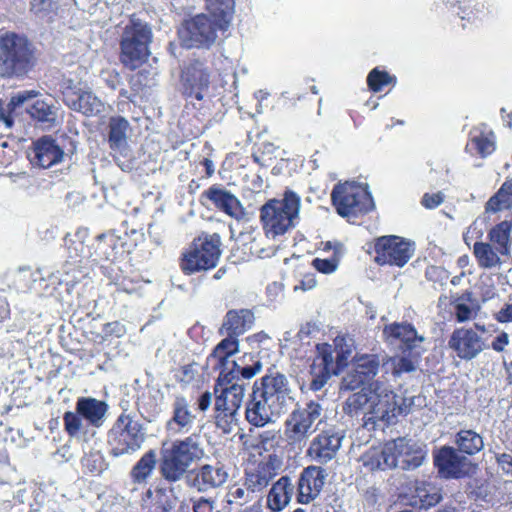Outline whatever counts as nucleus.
Returning <instances> with one entry per match:
<instances>
[{"instance_id":"32","label":"nucleus","mask_w":512,"mask_h":512,"mask_svg":"<svg viewBox=\"0 0 512 512\" xmlns=\"http://www.w3.org/2000/svg\"><path fill=\"white\" fill-rule=\"evenodd\" d=\"M76 410L89 424L100 427L105 421L108 405L92 397H81L77 400Z\"/></svg>"},{"instance_id":"10","label":"nucleus","mask_w":512,"mask_h":512,"mask_svg":"<svg viewBox=\"0 0 512 512\" xmlns=\"http://www.w3.org/2000/svg\"><path fill=\"white\" fill-rule=\"evenodd\" d=\"M322 423L323 408L318 402L310 401L304 407L294 409L285 421L287 443L293 448L302 449Z\"/></svg>"},{"instance_id":"56","label":"nucleus","mask_w":512,"mask_h":512,"mask_svg":"<svg viewBox=\"0 0 512 512\" xmlns=\"http://www.w3.org/2000/svg\"><path fill=\"white\" fill-rule=\"evenodd\" d=\"M82 465L90 472H100L103 465L102 456L99 453H91L90 455L83 457Z\"/></svg>"},{"instance_id":"2","label":"nucleus","mask_w":512,"mask_h":512,"mask_svg":"<svg viewBox=\"0 0 512 512\" xmlns=\"http://www.w3.org/2000/svg\"><path fill=\"white\" fill-rule=\"evenodd\" d=\"M39 51L23 33L0 30V77L6 80H24L35 70Z\"/></svg>"},{"instance_id":"12","label":"nucleus","mask_w":512,"mask_h":512,"mask_svg":"<svg viewBox=\"0 0 512 512\" xmlns=\"http://www.w3.org/2000/svg\"><path fill=\"white\" fill-rule=\"evenodd\" d=\"M146 439V432L140 419L122 413L108 434L111 453L114 456L132 454L139 450Z\"/></svg>"},{"instance_id":"45","label":"nucleus","mask_w":512,"mask_h":512,"mask_svg":"<svg viewBox=\"0 0 512 512\" xmlns=\"http://www.w3.org/2000/svg\"><path fill=\"white\" fill-rule=\"evenodd\" d=\"M379 359L375 354L356 355L354 358L353 368L357 373L362 374L369 381L377 374L379 369Z\"/></svg>"},{"instance_id":"36","label":"nucleus","mask_w":512,"mask_h":512,"mask_svg":"<svg viewBox=\"0 0 512 512\" xmlns=\"http://www.w3.org/2000/svg\"><path fill=\"white\" fill-rule=\"evenodd\" d=\"M101 271L102 274L110 280V283L115 285L119 291L131 294L137 292L140 288L139 281L125 275L116 263L103 265L101 267Z\"/></svg>"},{"instance_id":"54","label":"nucleus","mask_w":512,"mask_h":512,"mask_svg":"<svg viewBox=\"0 0 512 512\" xmlns=\"http://www.w3.org/2000/svg\"><path fill=\"white\" fill-rule=\"evenodd\" d=\"M281 435L279 430H266L259 434V443L265 451H271L279 446Z\"/></svg>"},{"instance_id":"22","label":"nucleus","mask_w":512,"mask_h":512,"mask_svg":"<svg viewBox=\"0 0 512 512\" xmlns=\"http://www.w3.org/2000/svg\"><path fill=\"white\" fill-rule=\"evenodd\" d=\"M449 347L463 360L476 358L486 347L482 338L472 329L455 330L448 342Z\"/></svg>"},{"instance_id":"63","label":"nucleus","mask_w":512,"mask_h":512,"mask_svg":"<svg viewBox=\"0 0 512 512\" xmlns=\"http://www.w3.org/2000/svg\"><path fill=\"white\" fill-rule=\"evenodd\" d=\"M194 512H212L213 510V501L211 499H206L201 497L193 504Z\"/></svg>"},{"instance_id":"49","label":"nucleus","mask_w":512,"mask_h":512,"mask_svg":"<svg viewBox=\"0 0 512 512\" xmlns=\"http://www.w3.org/2000/svg\"><path fill=\"white\" fill-rule=\"evenodd\" d=\"M366 383H369V380L366 377H364L362 374L357 373L355 368H352L342 378L341 384H340V390L353 391V390H356V389L362 387Z\"/></svg>"},{"instance_id":"18","label":"nucleus","mask_w":512,"mask_h":512,"mask_svg":"<svg viewBox=\"0 0 512 512\" xmlns=\"http://www.w3.org/2000/svg\"><path fill=\"white\" fill-rule=\"evenodd\" d=\"M200 202L203 205L209 202L218 211L236 220H241L245 216L241 201L221 184H213L204 190L200 196Z\"/></svg>"},{"instance_id":"58","label":"nucleus","mask_w":512,"mask_h":512,"mask_svg":"<svg viewBox=\"0 0 512 512\" xmlns=\"http://www.w3.org/2000/svg\"><path fill=\"white\" fill-rule=\"evenodd\" d=\"M31 114L39 121H47L52 115V110L44 101H36L32 106Z\"/></svg>"},{"instance_id":"16","label":"nucleus","mask_w":512,"mask_h":512,"mask_svg":"<svg viewBox=\"0 0 512 512\" xmlns=\"http://www.w3.org/2000/svg\"><path fill=\"white\" fill-rule=\"evenodd\" d=\"M342 368L334 361L332 345L323 343L317 345V355L310 365V389L321 390L332 375H338Z\"/></svg>"},{"instance_id":"41","label":"nucleus","mask_w":512,"mask_h":512,"mask_svg":"<svg viewBox=\"0 0 512 512\" xmlns=\"http://www.w3.org/2000/svg\"><path fill=\"white\" fill-rule=\"evenodd\" d=\"M512 225L508 221H502L496 224L489 232V239L495 246V249L502 255L509 252Z\"/></svg>"},{"instance_id":"57","label":"nucleus","mask_w":512,"mask_h":512,"mask_svg":"<svg viewBox=\"0 0 512 512\" xmlns=\"http://www.w3.org/2000/svg\"><path fill=\"white\" fill-rule=\"evenodd\" d=\"M244 332L245 322H224L220 328V333L222 335L234 336L236 339Z\"/></svg>"},{"instance_id":"21","label":"nucleus","mask_w":512,"mask_h":512,"mask_svg":"<svg viewBox=\"0 0 512 512\" xmlns=\"http://www.w3.org/2000/svg\"><path fill=\"white\" fill-rule=\"evenodd\" d=\"M275 461L276 457L270 455L268 460L251 465L245 470L243 481L259 500L277 475Z\"/></svg>"},{"instance_id":"30","label":"nucleus","mask_w":512,"mask_h":512,"mask_svg":"<svg viewBox=\"0 0 512 512\" xmlns=\"http://www.w3.org/2000/svg\"><path fill=\"white\" fill-rule=\"evenodd\" d=\"M63 156V149L51 137L44 136L34 143V162L42 168H49L61 162Z\"/></svg>"},{"instance_id":"5","label":"nucleus","mask_w":512,"mask_h":512,"mask_svg":"<svg viewBox=\"0 0 512 512\" xmlns=\"http://www.w3.org/2000/svg\"><path fill=\"white\" fill-rule=\"evenodd\" d=\"M301 205L300 196L286 189L282 199H269L260 208V222L267 237L282 236L295 226Z\"/></svg>"},{"instance_id":"31","label":"nucleus","mask_w":512,"mask_h":512,"mask_svg":"<svg viewBox=\"0 0 512 512\" xmlns=\"http://www.w3.org/2000/svg\"><path fill=\"white\" fill-rule=\"evenodd\" d=\"M63 101L69 108L87 116L98 112L100 106V101L91 92L70 87L63 92Z\"/></svg>"},{"instance_id":"13","label":"nucleus","mask_w":512,"mask_h":512,"mask_svg":"<svg viewBox=\"0 0 512 512\" xmlns=\"http://www.w3.org/2000/svg\"><path fill=\"white\" fill-rule=\"evenodd\" d=\"M414 243L397 235H384L374 240V262L379 266L402 268L414 255Z\"/></svg>"},{"instance_id":"14","label":"nucleus","mask_w":512,"mask_h":512,"mask_svg":"<svg viewBox=\"0 0 512 512\" xmlns=\"http://www.w3.org/2000/svg\"><path fill=\"white\" fill-rule=\"evenodd\" d=\"M369 389L372 393V405L370 406V416L374 424L382 421L386 424H393L399 416V407L397 405V395L383 382L378 380L369 383Z\"/></svg>"},{"instance_id":"17","label":"nucleus","mask_w":512,"mask_h":512,"mask_svg":"<svg viewBox=\"0 0 512 512\" xmlns=\"http://www.w3.org/2000/svg\"><path fill=\"white\" fill-rule=\"evenodd\" d=\"M343 438V433L335 427L321 429L310 442L307 455L320 464H326L336 457Z\"/></svg>"},{"instance_id":"37","label":"nucleus","mask_w":512,"mask_h":512,"mask_svg":"<svg viewBox=\"0 0 512 512\" xmlns=\"http://www.w3.org/2000/svg\"><path fill=\"white\" fill-rule=\"evenodd\" d=\"M457 450L467 455H475L484 447V441L480 434L471 429H462L455 436Z\"/></svg>"},{"instance_id":"28","label":"nucleus","mask_w":512,"mask_h":512,"mask_svg":"<svg viewBox=\"0 0 512 512\" xmlns=\"http://www.w3.org/2000/svg\"><path fill=\"white\" fill-rule=\"evenodd\" d=\"M132 248L133 246L128 244L123 237L113 232L100 234L96 238V252L109 263H115L117 259L130 254Z\"/></svg>"},{"instance_id":"4","label":"nucleus","mask_w":512,"mask_h":512,"mask_svg":"<svg viewBox=\"0 0 512 512\" xmlns=\"http://www.w3.org/2000/svg\"><path fill=\"white\" fill-rule=\"evenodd\" d=\"M426 451L411 439L397 438L387 442L383 449L367 454L366 465L372 469L413 470L420 467L425 459Z\"/></svg>"},{"instance_id":"34","label":"nucleus","mask_w":512,"mask_h":512,"mask_svg":"<svg viewBox=\"0 0 512 512\" xmlns=\"http://www.w3.org/2000/svg\"><path fill=\"white\" fill-rule=\"evenodd\" d=\"M372 393L368 388H362L361 391L350 395L343 406V410L351 417H359L362 415L364 425L367 426L370 420V406L372 405Z\"/></svg>"},{"instance_id":"62","label":"nucleus","mask_w":512,"mask_h":512,"mask_svg":"<svg viewBox=\"0 0 512 512\" xmlns=\"http://www.w3.org/2000/svg\"><path fill=\"white\" fill-rule=\"evenodd\" d=\"M316 286V280L313 274H306L300 280L299 284L294 287V290L308 291Z\"/></svg>"},{"instance_id":"60","label":"nucleus","mask_w":512,"mask_h":512,"mask_svg":"<svg viewBox=\"0 0 512 512\" xmlns=\"http://www.w3.org/2000/svg\"><path fill=\"white\" fill-rule=\"evenodd\" d=\"M254 317L251 309H232L226 313L225 320H252Z\"/></svg>"},{"instance_id":"46","label":"nucleus","mask_w":512,"mask_h":512,"mask_svg":"<svg viewBox=\"0 0 512 512\" xmlns=\"http://www.w3.org/2000/svg\"><path fill=\"white\" fill-rule=\"evenodd\" d=\"M473 253L482 268H491L499 263V257L489 243L475 242Z\"/></svg>"},{"instance_id":"44","label":"nucleus","mask_w":512,"mask_h":512,"mask_svg":"<svg viewBox=\"0 0 512 512\" xmlns=\"http://www.w3.org/2000/svg\"><path fill=\"white\" fill-rule=\"evenodd\" d=\"M354 349V340L350 336H337L332 346L334 361L343 369L347 366Z\"/></svg>"},{"instance_id":"24","label":"nucleus","mask_w":512,"mask_h":512,"mask_svg":"<svg viewBox=\"0 0 512 512\" xmlns=\"http://www.w3.org/2000/svg\"><path fill=\"white\" fill-rule=\"evenodd\" d=\"M238 379L229 384H220L219 380L215 385V411L220 413L237 414L245 395V388L238 383Z\"/></svg>"},{"instance_id":"55","label":"nucleus","mask_w":512,"mask_h":512,"mask_svg":"<svg viewBox=\"0 0 512 512\" xmlns=\"http://www.w3.org/2000/svg\"><path fill=\"white\" fill-rule=\"evenodd\" d=\"M215 421L218 428H220L224 433H230L233 430V427L236 425L237 414H229L226 412L220 413L219 411H215Z\"/></svg>"},{"instance_id":"27","label":"nucleus","mask_w":512,"mask_h":512,"mask_svg":"<svg viewBox=\"0 0 512 512\" xmlns=\"http://www.w3.org/2000/svg\"><path fill=\"white\" fill-rule=\"evenodd\" d=\"M196 415L192 413L189 401L183 396H176L172 404V417L166 428L170 434H186L192 430Z\"/></svg>"},{"instance_id":"9","label":"nucleus","mask_w":512,"mask_h":512,"mask_svg":"<svg viewBox=\"0 0 512 512\" xmlns=\"http://www.w3.org/2000/svg\"><path fill=\"white\" fill-rule=\"evenodd\" d=\"M215 55H196L184 62L180 72L181 94L186 100L202 101L215 77Z\"/></svg>"},{"instance_id":"61","label":"nucleus","mask_w":512,"mask_h":512,"mask_svg":"<svg viewBox=\"0 0 512 512\" xmlns=\"http://www.w3.org/2000/svg\"><path fill=\"white\" fill-rule=\"evenodd\" d=\"M443 200V195L440 192L432 194L425 193L421 199V204L427 209H434L438 207Z\"/></svg>"},{"instance_id":"20","label":"nucleus","mask_w":512,"mask_h":512,"mask_svg":"<svg viewBox=\"0 0 512 512\" xmlns=\"http://www.w3.org/2000/svg\"><path fill=\"white\" fill-rule=\"evenodd\" d=\"M282 413L284 411L253 387L251 398L247 403L245 411L246 419L251 425L263 427L274 422Z\"/></svg>"},{"instance_id":"42","label":"nucleus","mask_w":512,"mask_h":512,"mask_svg":"<svg viewBox=\"0 0 512 512\" xmlns=\"http://www.w3.org/2000/svg\"><path fill=\"white\" fill-rule=\"evenodd\" d=\"M414 498L418 499L420 508L428 509L442 500V494L434 484L419 482L415 487Z\"/></svg>"},{"instance_id":"39","label":"nucleus","mask_w":512,"mask_h":512,"mask_svg":"<svg viewBox=\"0 0 512 512\" xmlns=\"http://www.w3.org/2000/svg\"><path fill=\"white\" fill-rule=\"evenodd\" d=\"M509 209H512V179L506 180L485 205L486 212L496 213Z\"/></svg>"},{"instance_id":"35","label":"nucleus","mask_w":512,"mask_h":512,"mask_svg":"<svg viewBox=\"0 0 512 512\" xmlns=\"http://www.w3.org/2000/svg\"><path fill=\"white\" fill-rule=\"evenodd\" d=\"M383 333L391 343H393V340H399L406 344L408 348H412L416 346V342H422L424 340V338L419 336L417 331L406 322H393L385 326Z\"/></svg>"},{"instance_id":"59","label":"nucleus","mask_w":512,"mask_h":512,"mask_svg":"<svg viewBox=\"0 0 512 512\" xmlns=\"http://www.w3.org/2000/svg\"><path fill=\"white\" fill-rule=\"evenodd\" d=\"M312 265L317 271L324 274H330L336 270L337 261L335 259L315 258L312 261Z\"/></svg>"},{"instance_id":"53","label":"nucleus","mask_w":512,"mask_h":512,"mask_svg":"<svg viewBox=\"0 0 512 512\" xmlns=\"http://www.w3.org/2000/svg\"><path fill=\"white\" fill-rule=\"evenodd\" d=\"M397 405L399 407V415L410 413L415 407L424 405V398L417 396H397Z\"/></svg>"},{"instance_id":"7","label":"nucleus","mask_w":512,"mask_h":512,"mask_svg":"<svg viewBox=\"0 0 512 512\" xmlns=\"http://www.w3.org/2000/svg\"><path fill=\"white\" fill-rule=\"evenodd\" d=\"M221 257V237L217 233H201L182 252L179 267L185 275L214 269Z\"/></svg>"},{"instance_id":"3","label":"nucleus","mask_w":512,"mask_h":512,"mask_svg":"<svg viewBox=\"0 0 512 512\" xmlns=\"http://www.w3.org/2000/svg\"><path fill=\"white\" fill-rule=\"evenodd\" d=\"M204 456L200 435L193 433L177 439L170 445L163 444L160 457V473L170 482L184 477L189 467Z\"/></svg>"},{"instance_id":"25","label":"nucleus","mask_w":512,"mask_h":512,"mask_svg":"<svg viewBox=\"0 0 512 512\" xmlns=\"http://www.w3.org/2000/svg\"><path fill=\"white\" fill-rule=\"evenodd\" d=\"M447 305L453 308L456 320H470V318H476L481 309L480 300L469 290H465L460 295L456 296H441L438 301V306L442 308Z\"/></svg>"},{"instance_id":"33","label":"nucleus","mask_w":512,"mask_h":512,"mask_svg":"<svg viewBox=\"0 0 512 512\" xmlns=\"http://www.w3.org/2000/svg\"><path fill=\"white\" fill-rule=\"evenodd\" d=\"M108 144L112 151H123L128 145L131 132L129 121L120 115L111 116L108 122Z\"/></svg>"},{"instance_id":"40","label":"nucleus","mask_w":512,"mask_h":512,"mask_svg":"<svg viewBox=\"0 0 512 512\" xmlns=\"http://www.w3.org/2000/svg\"><path fill=\"white\" fill-rule=\"evenodd\" d=\"M366 83L371 92L380 93L386 87H395L397 84V77L386 70L375 67L368 73Z\"/></svg>"},{"instance_id":"48","label":"nucleus","mask_w":512,"mask_h":512,"mask_svg":"<svg viewBox=\"0 0 512 512\" xmlns=\"http://www.w3.org/2000/svg\"><path fill=\"white\" fill-rule=\"evenodd\" d=\"M469 145L482 158L492 154L495 150L494 142L482 132L479 135L473 136Z\"/></svg>"},{"instance_id":"23","label":"nucleus","mask_w":512,"mask_h":512,"mask_svg":"<svg viewBox=\"0 0 512 512\" xmlns=\"http://www.w3.org/2000/svg\"><path fill=\"white\" fill-rule=\"evenodd\" d=\"M326 476V471L319 466L305 468L298 479V502L307 504L314 500L320 494Z\"/></svg>"},{"instance_id":"6","label":"nucleus","mask_w":512,"mask_h":512,"mask_svg":"<svg viewBox=\"0 0 512 512\" xmlns=\"http://www.w3.org/2000/svg\"><path fill=\"white\" fill-rule=\"evenodd\" d=\"M224 339L215 347L210 358L215 365L221 367L220 384H229L240 376L251 379L262 369V363L254 360L252 355H244L239 361L230 360V356L238 351V339L234 336L223 335Z\"/></svg>"},{"instance_id":"29","label":"nucleus","mask_w":512,"mask_h":512,"mask_svg":"<svg viewBox=\"0 0 512 512\" xmlns=\"http://www.w3.org/2000/svg\"><path fill=\"white\" fill-rule=\"evenodd\" d=\"M295 494V484L285 475L272 483L267 494V508L272 512H280L289 505Z\"/></svg>"},{"instance_id":"43","label":"nucleus","mask_w":512,"mask_h":512,"mask_svg":"<svg viewBox=\"0 0 512 512\" xmlns=\"http://www.w3.org/2000/svg\"><path fill=\"white\" fill-rule=\"evenodd\" d=\"M157 463V455L154 450L146 452L135 464L131 471V477L136 483H146Z\"/></svg>"},{"instance_id":"38","label":"nucleus","mask_w":512,"mask_h":512,"mask_svg":"<svg viewBox=\"0 0 512 512\" xmlns=\"http://www.w3.org/2000/svg\"><path fill=\"white\" fill-rule=\"evenodd\" d=\"M259 500L256 495L245 485V482L235 483L228 487L223 497V503L229 507H241L250 502Z\"/></svg>"},{"instance_id":"19","label":"nucleus","mask_w":512,"mask_h":512,"mask_svg":"<svg viewBox=\"0 0 512 512\" xmlns=\"http://www.w3.org/2000/svg\"><path fill=\"white\" fill-rule=\"evenodd\" d=\"M434 464L444 478H461L472 469L471 461L451 446H443L434 453Z\"/></svg>"},{"instance_id":"52","label":"nucleus","mask_w":512,"mask_h":512,"mask_svg":"<svg viewBox=\"0 0 512 512\" xmlns=\"http://www.w3.org/2000/svg\"><path fill=\"white\" fill-rule=\"evenodd\" d=\"M82 418V415H80L77 411H68L64 414V427L70 436H76L79 434L83 426Z\"/></svg>"},{"instance_id":"64","label":"nucleus","mask_w":512,"mask_h":512,"mask_svg":"<svg viewBox=\"0 0 512 512\" xmlns=\"http://www.w3.org/2000/svg\"><path fill=\"white\" fill-rule=\"evenodd\" d=\"M497 462L504 473L512 476V455L505 453L501 454L497 457Z\"/></svg>"},{"instance_id":"1","label":"nucleus","mask_w":512,"mask_h":512,"mask_svg":"<svg viewBox=\"0 0 512 512\" xmlns=\"http://www.w3.org/2000/svg\"><path fill=\"white\" fill-rule=\"evenodd\" d=\"M209 15L197 14L184 23L183 41L189 48H209L218 31H226L234 16V0H206Z\"/></svg>"},{"instance_id":"11","label":"nucleus","mask_w":512,"mask_h":512,"mask_svg":"<svg viewBox=\"0 0 512 512\" xmlns=\"http://www.w3.org/2000/svg\"><path fill=\"white\" fill-rule=\"evenodd\" d=\"M330 196L337 214L349 221L364 216L374 209L370 192L356 182L337 183Z\"/></svg>"},{"instance_id":"26","label":"nucleus","mask_w":512,"mask_h":512,"mask_svg":"<svg viewBox=\"0 0 512 512\" xmlns=\"http://www.w3.org/2000/svg\"><path fill=\"white\" fill-rule=\"evenodd\" d=\"M228 477V471L220 463L205 464L194 471L190 485L199 492H206L222 486L226 483Z\"/></svg>"},{"instance_id":"51","label":"nucleus","mask_w":512,"mask_h":512,"mask_svg":"<svg viewBox=\"0 0 512 512\" xmlns=\"http://www.w3.org/2000/svg\"><path fill=\"white\" fill-rule=\"evenodd\" d=\"M37 94L38 93L34 90H25L18 92L10 98V101L8 102L6 107L3 106V114H9L13 117V113L17 107L21 106L29 99L36 97Z\"/></svg>"},{"instance_id":"15","label":"nucleus","mask_w":512,"mask_h":512,"mask_svg":"<svg viewBox=\"0 0 512 512\" xmlns=\"http://www.w3.org/2000/svg\"><path fill=\"white\" fill-rule=\"evenodd\" d=\"M253 387L284 412L293 403L292 390L284 374H267L259 382H255Z\"/></svg>"},{"instance_id":"8","label":"nucleus","mask_w":512,"mask_h":512,"mask_svg":"<svg viewBox=\"0 0 512 512\" xmlns=\"http://www.w3.org/2000/svg\"><path fill=\"white\" fill-rule=\"evenodd\" d=\"M152 38V30L146 23L132 19L125 26L119 43L121 64L131 71L145 64L151 54L149 46Z\"/></svg>"},{"instance_id":"50","label":"nucleus","mask_w":512,"mask_h":512,"mask_svg":"<svg viewBox=\"0 0 512 512\" xmlns=\"http://www.w3.org/2000/svg\"><path fill=\"white\" fill-rule=\"evenodd\" d=\"M417 366L418 360L416 356H400L393 359V373L396 375L413 372Z\"/></svg>"},{"instance_id":"47","label":"nucleus","mask_w":512,"mask_h":512,"mask_svg":"<svg viewBox=\"0 0 512 512\" xmlns=\"http://www.w3.org/2000/svg\"><path fill=\"white\" fill-rule=\"evenodd\" d=\"M57 6L54 0H31L30 12L34 15L51 21L56 14Z\"/></svg>"}]
</instances>
